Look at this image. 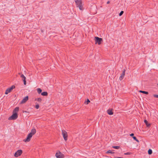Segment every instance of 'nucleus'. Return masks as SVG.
<instances>
[{"mask_svg": "<svg viewBox=\"0 0 158 158\" xmlns=\"http://www.w3.org/2000/svg\"><path fill=\"white\" fill-rule=\"evenodd\" d=\"M19 107H16L13 110V113H17L19 111Z\"/></svg>", "mask_w": 158, "mask_h": 158, "instance_id": "ddd939ff", "label": "nucleus"}, {"mask_svg": "<svg viewBox=\"0 0 158 158\" xmlns=\"http://www.w3.org/2000/svg\"><path fill=\"white\" fill-rule=\"evenodd\" d=\"M125 69H124L123 70L122 73L121 74V76H120L119 78V79L120 81L122 80V79L124 78L125 75Z\"/></svg>", "mask_w": 158, "mask_h": 158, "instance_id": "6e6552de", "label": "nucleus"}, {"mask_svg": "<svg viewBox=\"0 0 158 158\" xmlns=\"http://www.w3.org/2000/svg\"><path fill=\"white\" fill-rule=\"evenodd\" d=\"M55 156L57 158H62L63 155L60 152H56Z\"/></svg>", "mask_w": 158, "mask_h": 158, "instance_id": "1a4fd4ad", "label": "nucleus"}, {"mask_svg": "<svg viewBox=\"0 0 158 158\" xmlns=\"http://www.w3.org/2000/svg\"><path fill=\"white\" fill-rule=\"evenodd\" d=\"M22 153V150H18L15 153L14 156L16 157H17L20 156Z\"/></svg>", "mask_w": 158, "mask_h": 158, "instance_id": "423d86ee", "label": "nucleus"}, {"mask_svg": "<svg viewBox=\"0 0 158 158\" xmlns=\"http://www.w3.org/2000/svg\"><path fill=\"white\" fill-rule=\"evenodd\" d=\"M157 85H158V84H157Z\"/></svg>", "mask_w": 158, "mask_h": 158, "instance_id": "2f4dec72", "label": "nucleus"}, {"mask_svg": "<svg viewBox=\"0 0 158 158\" xmlns=\"http://www.w3.org/2000/svg\"><path fill=\"white\" fill-rule=\"evenodd\" d=\"M28 97L27 96L24 97L22 100L21 102V104H23L25 103L28 100Z\"/></svg>", "mask_w": 158, "mask_h": 158, "instance_id": "9d476101", "label": "nucleus"}, {"mask_svg": "<svg viewBox=\"0 0 158 158\" xmlns=\"http://www.w3.org/2000/svg\"><path fill=\"white\" fill-rule=\"evenodd\" d=\"M130 136L132 137L133 136H133L134 135V134L133 133H131L130 134Z\"/></svg>", "mask_w": 158, "mask_h": 158, "instance_id": "c85d7f7f", "label": "nucleus"}, {"mask_svg": "<svg viewBox=\"0 0 158 158\" xmlns=\"http://www.w3.org/2000/svg\"><path fill=\"white\" fill-rule=\"evenodd\" d=\"M62 133L64 139V140H66L67 139V132L65 131L62 130Z\"/></svg>", "mask_w": 158, "mask_h": 158, "instance_id": "39448f33", "label": "nucleus"}, {"mask_svg": "<svg viewBox=\"0 0 158 158\" xmlns=\"http://www.w3.org/2000/svg\"><path fill=\"white\" fill-rule=\"evenodd\" d=\"M35 101H37L39 102H41L42 101V99L40 98H38L35 99Z\"/></svg>", "mask_w": 158, "mask_h": 158, "instance_id": "aec40b11", "label": "nucleus"}, {"mask_svg": "<svg viewBox=\"0 0 158 158\" xmlns=\"http://www.w3.org/2000/svg\"><path fill=\"white\" fill-rule=\"evenodd\" d=\"M123 11H121L120 12L119 14V16H121L123 14Z\"/></svg>", "mask_w": 158, "mask_h": 158, "instance_id": "5701e85b", "label": "nucleus"}, {"mask_svg": "<svg viewBox=\"0 0 158 158\" xmlns=\"http://www.w3.org/2000/svg\"><path fill=\"white\" fill-rule=\"evenodd\" d=\"M18 117L17 113H14L13 114L8 118V120H15Z\"/></svg>", "mask_w": 158, "mask_h": 158, "instance_id": "7ed1b4c3", "label": "nucleus"}, {"mask_svg": "<svg viewBox=\"0 0 158 158\" xmlns=\"http://www.w3.org/2000/svg\"><path fill=\"white\" fill-rule=\"evenodd\" d=\"M144 122L145 123L146 126L147 127H149L150 126V123H148L147 120H144Z\"/></svg>", "mask_w": 158, "mask_h": 158, "instance_id": "f8f14e48", "label": "nucleus"}, {"mask_svg": "<svg viewBox=\"0 0 158 158\" xmlns=\"http://www.w3.org/2000/svg\"><path fill=\"white\" fill-rule=\"evenodd\" d=\"M107 113L110 115H112L113 114V113L112 112V110H107Z\"/></svg>", "mask_w": 158, "mask_h": 158, "instance_id": "9b49d317", "label": "nucleus"}, {"mask_svg": "<svg viewBox=\"0 0 158 158\" xmlns=\"http://www.w3.org/2000/svg\"><path fill=\"white\" fill-rule=\"evenodd\" d=\"M39 105L38 104H37L35 105V107L36 109H38L39 108Z\"/></svg>", "mask_w": 158, "mask_h": 158, "instance_id": "bb28decb", "label": "nucleus"}, {"mask_svg": "<svg viewBox=\"0 0 158 158\" xmlns=\"http://www.w3.org/2000/svg\"><path fill=\"white\" fill-rule=\"evenodd\" d=\"M41 94L42 96H46L48 95V93L47 92H44L41 93Z\"/></svg>", "mask_w": 158, "mask_h": 158, "instance_id": "4468645a", "label": "nucleus"}, {"mask_svg": "<svg viewBox=\"0 0 158 158\" xmlns=\"http://www.w3.org/2000/svg\"><path fill=\"white\" fill-rule=\"evenodd\" d=\"M139 92L142 93L144 94H148V92L147 91H142V90H140L139 91Z\"/></svg>", "mask_w": 158, "mask_h": 158, "instance_id": "2eb2a0df", "label": "nucleus"}, {"mask_svg": "<svg viewBox=\"0 0 158 158\" xmlns=\"http://www.w3.org/2000/svg\"><path fill=\"white\" fill-rule=\"evenodd\" d=\"M90 102V101L88 99H87V101L85 102V103L87 104L89 102Z\"/></svg>", "mask_w": 158, "mask_h": 158, "instance_id": "a878e982", "label": "nucleus"}, {"mask_svg": "<svg viewBox=\"0 0 158 158\" xmlns=\"http://www.w3.org/2000/svg\"><path fill=\"white\" fill-rule=\"evenodd\" d=\"M153 96L154 97L158 98V95H156V94H153Z\"/></svg>", "mask_w": 158, "mask_h": 158, "instance_id": "393cba45", "label": "nucleus"}, {"mask_svg": "<svg viewBox=\"0 0 158 158\" xmlns=\"http://www.w3.org/2000/svg\"><path fill=\"white\" fill-rule=\"evenodd\" d=\"M23 83L24 85H26V79H23Z\"/></svg>", "mask_w": 158, "mask_h": 158, "instance_id": "cd10ccee", "label": "nucleus"}, {"mask_svg": "<svg viewBox=\"0 0 158 158\" xmlns=\"http://www.w3.org/2000/svg\"><path fill=\"white\" fill-rule=\"evenodd\" d=\"M148 154L149 155H151L152 153V150L151 149H149L148 151Z\"/></svg>", "mask_w": 158, "mask_h": 158, "instance_id": "a211bd4d", "label": "nucleus"}, {"mask_svg": "<svg viewBox=\"0 0 158 158\" xmlns=\"http://www.w3.org/2000/svg\"><path fill=\"white\" fill-rule=\"evenodd\" d=\"M75 1L77 7L79 8L80 10H83V5L81 0H75Z\"/></svg>", "mask_w": 158, "mask_h": 158, "instance_id": "f03ea898", "label": "nucleus"}, {"mask_svg": "<svg viewBox=\"0 0 158 158\" xmlns=\"http://www.w3.org/2000/svg\"><path fill=\"white\" fill-rule=\"evenodd\" d=\"M15 86L13 85H12L10 88H7L5 94H8L9 93H10L11 91L12 90L15 88Z\"/></svg>", "mask_w": 158, "mask_h": 158, "instance_id": "20e7f679", "label": "nucleus"}, {"mask_svg": "<svg viewBox=\"0 0 158 158\" xmlns=\"http://www.w3.org/2000/svg\"><path fill=\"white\" fill-rule=\"evenodd\" d=\"M95 39L96 42L98 43V44H100L101 41H102V39L98 37H96Z\"/></svg>", "mask_w": 158, "mask_h": 158, "instance_id": "0eeeda50", "label": "nucleus"}, {"mask_svg": "<svg viewBox=\"0 0 158 158\" xmlns=\"http://www.w3.org/2000/svg\"><path fill=\"white\" fill-rule=\"evenodd\" d=\"M132 138L133 139L137 142H139V140L137 139L136 137L133 136Z\"/></svg>", "mask_w": 158, "mask_h": 158, "instance_id": "412c9836", "label": "nucleus"}, {"mask_svg": "<svg viewBox=\"0 0 158 158\" xmlns=\"http://www.w3.org/2000/svg\"><path fill=\"white\" fill-rule=\"evenodd\" d=\"M36 132L35 129L33 128L32 129L31 131V132L27 135L26 139H24V141L25 142L29 141L31 137Z\"/></svg>", "mask_w": 158, "mask_h": 158, "instance_id": "f257e3e1", "label": "nucleus"}, {"mask_svg": "<svg viewBox=\"0 0 158 158\" xmlns=\"http://www.w3.org/2000/svg\"><path fill=\"white\" fill-rule=\"evenodd\" d=\"M107 153H108L114 154V152H113L111 150H109L107 152Z\"/></svg>", "mask_w": 158, "mask_h": 158, "instance_id": "f3484780", "label": "nucleus"}, {"mask_svg": "<svg viewBox=\"0 0 158 158\" xmlns=\"http://www.w3.org/2000/svg\"><path fill=\"white\" fill-rule=\"evenodd\" d=\"M110 3V2L109 1H108L107 2V4H108Z\"/></svg>", "mask_w": 158, "mask_h": 158, "instance_id": "c756f323", "label": "nucleus"}, {"mask_svg": "<svg viewBox=\"0 0 158 158\" xmlns=\"http://www.w3.org/2000/svg\"><path fill=\"white\" fill-rule=\"evenodd\" d=\"M131 154V152H127L126 153H125L124 154L125 155H129Z\"/></svg>", "mask_w": 158, "mask_h": 158, "instance_id": "b1692460", "label": "nucleus"}, {"mask_svg": "<svg viewBox=\"0 0 158 158\" xmlns=\"http://www.w3.org/2000/svg\"><path fill=\"white\" fill-rule=\"evenodd\" d=\"M37 90L39 94H40L42 92V90L40 88H37Z\"/></svg>", "mask_w": 158, "mask_h": 158, "instance_id": "dca6fc26", "label": "nucleus"}, {"mask_svg": "<svg viewBox=\"0 0 158 158\" xmlns=\"http://www.w3.org/2000/svg\"><path fill=\"white\" fill-rule=\"evenodd\" d=\"M112 148L116 149H118L120 148V147L119 146H113Z\"/></svg>", "mask_w": 158, "mask_h": 158, "instance_id": "4be33fe9", "label": "nucleus"}, {"mask_svg": "<svg viewBox=\"0 0 158 158\" xmlns=\"http://www.w3.org/2000/svg\"><path fill=\"white\" fill-rule=\"evenodd\" d=\"M20 77H22V79L23 80V79H26V77L23 74H21Z\"/></svg>", "mask_w": 158, "mask_h": 158, "instance_id": "6ab92c4d", "label": "nucleus"}, {"mask_svg": "<svg viewBox=\"0 0 158 158\" xmlns=\"http://www.w3.org/2000/svg\"><path fill=\"white\" fill-rule=\"evenodd\" d=\"M115 158H123V157H116Z\"/></svg>", "mask_w": 158, "mask_h": 158, "instance_id": "7c9ffc66", "label": "nucleus"}]
</instances>
